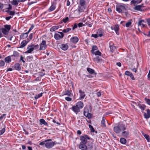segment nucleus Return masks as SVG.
Instances as JSON below:
<instances>
[{"mask_svg": "<svg viewBox=\"0 0 150 150\" xmlns=\"http://www.w3.org/2000/svg\"><path fill=\"white\" fill-rule=\"evenodd\" d=\"M125 74L126 75L129 76L132 80H135V78L132 73L128 71H126L125 72Z\"/></svg>", "mask_w": 150, "mask_h": 150, "instance_id": "2eb2a0df", "label": "nucleus"}, {"mask_svg": "<svg viewBox=\"0 0 150 150\" xmlns=\"http://www.w3.org/2000/svg\"><path fill=\"white\" fill-rule=\"evenodd\" d=\"M131 24L132 22L130 20L126 23L125 25L126 27H128L131 26Z\"/></svg>", "mask_w": 150, "mask_h": 150, "instance_id": "49530a36", "label": "nucleus"}, {"mask_svg": "<svg viewBox=\"0 0 150 150\" xmlns=\"http://www.w3.org/2000/svg\"><path fill=\"white\" fill-rule=\"evenodd\" d=\"M6 12L8 13L10 15L13 16L15 14V12L13 11H7Z\"/></svg>", "mask_w": 150, "mask_h": 150, "instance_id": "a19ab883", "label": "nucleus"}, {"mask_svg": "<svg viewBox=\"0 0 150 150\" xmlns=\"http://www.w3.org/2000/svg\"><path fill=\"white\" fill-rule=\"evenodd\" d=\"M40 124L44 125H47V123L45 121V120L43 119H41L40 120Z\"/></svg>", "mask_w": 150, "mask_h": 150, "instance_id": "a878e982", "label": "nucleus"}, {"mask_svg": "<svg viewBox=\"0 0 150 150\" xmlns=\"http://www.w3.org/2000/svg\"><path fill=\"white\" fill-rule=\"evenodd\" d=\"M79 148L82 150H87V147L86 144L80 143L79 146Z\"/></svg>", "mask_w": 150, "mask_h": 150, "instance_id": "9d476101", "label": "nucleus"}, {"mask_svg": "<svg viewBox=\"0 0 150 150\" xmlns=\"http://www.w3.org/2000/svg\"><path fill=\"white\" fill-rule=\"evenodd\" d=\"M103 32L101 29H98L97 31L96 34L98 37H101L103 36Z\"/></svg>", "mask_w": 150, "mask_h": 150, "instance_id": "dca6fc26", "label": "nucleus"}, {"mask_svg": "<svg viewBox=\"0 0 150 150\" xmlns=\"http://www.w3.org/2000/svg\"><path fill=\"white\" fill-rule=\"evenodd\" d=\"M126 10L125 6L122 4H120L116 6V10L119 13H123Z\"/></svg>", "mask_w": 150, "mask_h": 150, "instance_id": "7ed1b4c3", "label": "nucleus"}, {"mask_svg": "<svg viewBox=\"0 0 150 150\" xmlns=\"http://www.w3.org/2000/svg\"><path fill=\"white\" fill-rule=\"evenodd\" d=\"M46 140H45L44 141H43L42 142H40V143L39 145H43L44 144H45H45H46Z\"/></svg>", "mask_w": 150, "mask_h": 150, "instance_id": "6e6d98bb", "label": "nucleus"}, {"mask_svg": "<svg viewBox=\"0 0 150 150\" xmlns=\"http://www.w3.org/2000/svg\"><path fill=\"white\" fill-rule=\"evenodd\" d=\"M143 7L142 5H137L135 7V9L137 10L140 11Z\"/></svg>", "mask_w": 150, "mask_h": 150, "instance_id": "2f4dec72", "label": "nucleus"}, {"mask_svg": "<svg viewBox=\"0 0 150 150\" xmlns=\"http://www.w3.org/2000/svg\"><path fill=\"white\" fill-rule=\"evenodd\" d=\"M79 41V38L77 37H74L71 38L70 39V41L73 43H77Z\"/></svg>", "mask_w": 150, "mask_h": 150, "instance_id": "f8f14e48", "label": "nucleus"}, {"mask_svg": "<svg viewBox=\"0 0 150 150\" xmlns=\"http://www.w3.org/2000/svg\"><path fill=\"white\" fill-rule=\"evenodd\" d=\"M129 134V132L126 131L123 132L122 133V134L123 136L125 137H127Z\"/></svg>", "mask_w": 150, "mask_h": 150, "instance_id": "ea45409f", "label": "nucleus"}, {"mask_svg": "<svg viewBox=\"0 0 150 150\" xmlns=\"http://www.w3.org/2000/svg\"><path fill=\"white\" fill-rule=\"evenodd\" d=\"M28 35H27L26 33H23L21 34L20 36V39H25L27 37Z\"/></svg>", "mask_w": 150, "mask_h": 150, "instance_id": "7c9ffc66", "label": "nucleus"}, {"mask_svg": "<svg viewBox=\"0 0 150 150\" xmlns=\"http://www.w3.org/2000/svg\"><path fill=\"white\" fill-rule=\"evenodd\" d=\"M2 31L4 34L5 35H8V34L9 31L7 30L4 28H2Z\"/></svg>", "mask_w": 150, "mask_h": 150, "instance_id": "c756f323", "label": "nucleus"}, {"mask_svg": "<svg viewBox=\"0 0 150 150\" xmlns=\"http://www.w3.org/2000/svg\"><path fill=\"white\" fill-rule=\"evenodd\" d=\"M109 47L112 52L115 49V47L113 45V43L112 42L109 43Z\"/></svg>", "mask_w": 150, "mask_h": 150, "instance_id": "4be33fe9", "label": "nucleus"}, {"mask_svg": "<svg viewBox=\"0 0 150 150\" xmlns=\"http://www.w3.org/2000/svg\"><path fill=\"white\" fill-rule=\"evenodd\" d=\"M80 139L81 141L80 143L81 144H86L87 142V139L91 140L92 142L93 140L92 139L90 138L87 135H85L84 136H81L80 137Z\"/></svg>", "mask_w": 150, "mask_h": 150, "instance_id": "f03ea898", "label": "nucleus"}, {"mask_svg": "<svg viewBox=\"0 0 150 150\" xmlns=\"http://www.w3.org/2000/svg\"><path fill=\"white\" fill-rule=\"evenodd\" d=\"M27 49L28 50L25 52V54L28 53H30L33 52L34 50V48L32 47L31 46H28L27 48Z\"/></svg>", "mask_w": 150, "mask_h": 150, "instance_id": "4468645a", "label": "nucleus"}, {"mask_svg": "<svg viewBox=\"0 0 150 150\" xmlns=\"http://www.w3.org/2000/svg\"><path fill=\"white\" fill-rule=\"evenodd\" d=\"M69 20V18L68 17H66L65 18H64L62 20L63 21L64 23H66Z\"/></svg>", "mask_w": 150, "mask_h": 150, "instance_id": "864d4df0", "label": "nucleus"}, {"mask_svg": "<svg viewBox=\"0 0 150 150\" xmlns=\"http://www.w3.org/2000/svg\"><path fill=\"white\" fill-rule=\"evenodd\" d=\"M91 37H93L95 38H97L98 37H99L98 35H97V34H93L91 35Z\"/></svg>", "mask_w": 150, "mask_h": 150, "instance_id": "052dcab7", "label": "nucleus"}, {"mask_svg": "<svg viewBox=\"0 0 150 150\" xmlns=\"http://www.w3.org/2000/svg\"><path fill=\"white\" fill-rule=\"evenodd\" d=\"M147 22L149 25H150V18L147 19Z\"/></svg>", "mask_w": 150, "mask_h": 150, "instance_id": "774afa93", "label": "nucleus"}, {"mask_svg": "<svg viewBox=\"0 0 150 150\" xmlns=\"http://www.w3.org/2000/svg\"><path fill=\"white\" fill-rule=\"evenodd\" d=\"M55 8V6L54 5H52L50 8L49 12H51L54 11Z\"/></svg>", "mask_w": 150, "mask_h": 150, "instance_id": "4c0bfd02", "label": "nucleus"}, {"mask_svg": "<svg viewBox=\"0 0 150 150\" xmlns=\"http://www.w3.org/2000/svg\"><path fill=\"white\" fill-rule=\"evenodd\" d=\"M12 18V17L11 16H8L6 17L5 18V19L7 21H9L11 18Z\"/></svg>", "mask_w": 150, "mask_h": 150, "instance_id": "69168bd1", "label": "nucleus"}, {"mask_svg": "<svg viewBox=\"0 0 150 150\" xmlns=\"http://www.w3.org/2000/svg\"><path fill=\"white\" fill-rule=\"evenodd\" d=\"M71 28H67L66 29H64L62 30V31L63 33H67L71 30Z\"/></svg>", "mask_w": 150, "mask_h": 150, "instance_id": "37998d69", "label": "nucleus"}, {"mask_svg": "<svg viewBox=\"0 0 150 150\" xmlns=\"http://www.w3.org/2000/svg\"><path fill=\"white\" fill-rule=\"evenodd\" d=\"M79 92L80 94V97L81 98H84L86 96L84 94V92L80 90L79 91Z\"/></svg>", "mask_w": 150, "mask_h": 150, "instance_id": "412c9836", "label": "nucleus"}, {"mask_svg": "<svg viewBox=\"0 0 150 150\" xmlns=\"http://www.w3.org/2000/svg\"><path fill=\"white\" fill-rule=\"evenodd\" d=\"M145 100L146 101V103L149 105H150V99H147L146 98H145Z\"/></svg>", "mask_w": 150, "mask_h": 150, "instance_id": "5fc2aeb1", "label": "nucleus"}, {"mask_svg": "<svg viewBox=\"0 0 150 150\" xmlns=\"http://www.w3.org/2000/svg\"><path fill=\"white\" fill-rule=\"evenodd\" d=\"M98 49V47L96 45L93 46L92 47V49L91 52L92 54H94L95 50H96Z\"/></svg>", "mask_w": 150, "mask_h": 150, "instance_id": "f704fd0d", "label": "nucleus"}, {"mask_svg": "<svg viewBox=\"0 0 150 150\" xmlns=\"http://www.w3.org/2000/svg\"><path fill=\"white\" fill-rule=\"evenodd\" d=\"M28 59H29V61L32 60L33 59V57L32 56H30L28 57Z\"/></svg>", "mask_w": 150, "mask_h": 150, "instance_id": "e2e57ef3", "label": "nucleus"}, {"mask_svg": "<svg viewBox=\"0 0 150 150\" xmlns=\"http://www.w3.org/2000/svg\"><path fill=\"white\" fill-rule=\"evenodd\" d=\"M125 125L122 124H119L117 125L114 127V131L116 133H119L125 130Z\"/></svg>", "mask_w": 150, "mask_h": 150, "instance_id": "f257e3e1", "label": "nucleus"}, {"mask_svg": "<svg viewBox=\"0 0 150 150\" xmlns=\"http://www.w3.org/2000/svg\"><path fill=\"white\" fill-rule=\"evenodd\" d=\"M65 99L68 101H71L72 100L71 98L69 97H65Z\"/></svg>", "mask_w": 150, "mask_h": 150, "instance_id": "bf43d9fd", "label": "nucleus"}, {"mask_svg": "<svg viewBox=\"0 0 150 150\" xmlns=\"http://www.w3.org/2000/svg\"><path fill=\"white\" fill-rule=\"evenodd\" d=\"M101 53L99 51V50H98L96 52H94V54L95 55H101Z\"/></svg>", "mask_w": 150, "mask_h": 150, "instance_id": "de8ad7c7", "label": "nucleus"}, {"mask_svg": "<svg viewBox=\"0 0 150 150\" xmlns=\"http://www.w3.org/2000/svg\"><path fill=\"white\" fill-rule=\"evenodd\" d=\"M91 21H92V20L89 17H88L86 20V21L87 22H91Z\"/></svg>", "mask_w": 150, "mask_h": 150, "instance_id": "13d9d810", "label": "nucleus"}, {"mask_svg": "<svg viewBox=\"0 0 150 150\" xmlns=\"http://www.w3.org/2000/svg\"><path fill=\"white\" fill-rule=\"evenodd\" d=\"M80 109L82 108L83 107V104L81 101H79L77 102L76 105Z\"/></svg>", "mask_w": 150, "mask_h": 150, "instance_id": "a211bd4d", "label": "nucleus"}, {"mask_svg": "<svg viewBox=\"0 0 150 150\" xmlns=\"http://www.w3.org/2000/svg\"><path fill=\"white\" fill-rule=\"evenodd\" d=\"M29 42L27 40H23L21 43L19 48H22L25 46Z\"/></svg>", "mask_w": 150, "mask_h": 150, "instance_id": "ddd939ff", "label": "nucleus"}, {"mask_svg": "<svg viewBox=\"0 0 150 150\" xmlns=\"http://www.w3.org/2000/svg\"><path fill=\"white\" fill-rule=\"evenodd\" d=\"M34 33H31L30 34L28 38L27 39V40L29 42L33 38V35H34Z\"/></svg>", "mask_w": 150, "mask_h": 150, "instance_id": "72a5a7b5", "label": "nucleus"}, {"mask_svg": "<svg viewBox=\"0 0 150 150\" xmlns=\"http://www.w3.org/2000/svg\"><path fill=\"white\" fill-rule=\"evenodd\" d=\"M77 25L79 27H81L84 25L82 23H80Z\"/></svg>", "mask_w": 150, "mask_h": 150, "instance_id": "680f3d73", "label": "nucleus"}, {"mask_svg": "<svg viewBox=\"0 0 150 150\" xmlns=\"http://www.w3.org/2000/svg\"><path fill=\"white\" fill-rule=\"evenodd\" d=\"M144 136L148 142H150V139L149 135L146 134L144 135Z\"/></svg>", "mask_w": 150, "mask_h": 150, "instance_id": "a18cd8bd", "label": "nucleus"}, {"mask_svg": "<svg viewBox=\"0 0 150 150\" xmlns=\"http://www.w3.org/2000/svg\"><path fill=\"white\" fill-rule=\"evenodd\" d=\"M40 47L39 50H45L47 47V45L46 41L43 40L42 42L40 44Z\"/></svg>", "mask_w": 150, "mask_h": 150, "instance_id": "423d86ee", "label": "nucleus"}, {"mask_svg": "<svg viewBox=\"0 0 150 150\" xmlns=\"http://www.w3.org/2000/svg\"><path fill=\"white\" fill-rule=\"evenodd\" d=\"M46 142L45 146L48 149L52 148L55 144V142L52 141L50 139L46 140Z\"/></svg>", "mask_w": 150, "mask_h": 150, "instance_id": "20e7f679", "label": "nucleus"}, {"mask_svg": "<svg viewBox=\"0 0 150 150\" xmlns=\"http://www.w3.org/2000/svg\"><path fill=\"white\" fill-rule=\"evenodd\" d=\"M120 141L121 143L123 144H125L127 142L126 139L123 138H121L120 140Z\"/></svg>", "mask_w": 150, "mask_h": 150, "instance_id": "c9c22d12", "label": "nucleus"}, {"mask_svg": "<svg viewBox=\"0 0 150 150\" xmlns=\"http://www.w3.org/2000/svg\"><path fill=\"white\" fill-rule=\"evenodd\" d=\"M89 127L92 132H94L95 131V130L93 128V127L91 125H89Z\"/></svg>", "mask_w": 150, "mask_h": 150, "instance_id": "3c124183", "label": "nucleus"}, {"mask_svg": "<svg viewBox=\"0 0 150 150\" xmlns=\"http://www.w3.org/2000/svg\"><path fill=\"white\" fill-rule=\"evenodd\" d=\"M101 60V58L99 57H96V58H94V60L97 62H100Z\"/></svg>", "mask_w": 150, "mask_h": 150, "instance_id": "c03bdc74", "label": "nucleus"}, {"mask_svg": "<svg viewBox=\"0 0 150 150\" xmlns=\"http://www.w3.org/2000/svg\"><path fill=\"white\" fill-rule=\"evenodd\" d=\"M11 3L13 5L16 6L18 4L16 0H13Z\"/></svg>", "mask_w": 150, "mask_h": 150, "instance_id": "09e8293b", "label": "nucleus"}, {"mask_svg": "<svg viewBox=\"0 0 150 150\" xmlns=\"http://www.w3.org/2000/svg\"><path fill=\"white\" fill-rule=\"evenodd\" d=\"M71 93L70 92L69 90H67L64 93V95H67L69 96H71Z\"/></svg>", "mask_w": 150, "mask_h": 150, "instance_id": "e433bc0d", "label": "nucleus"}, {"mask_svg": "<svg viewBox=\"0 0 150 150\" xmlns=\"http://www.w3.org/2000/svg\"><path fill=\"white\" fill-rule=\"evenodd\" d=\"M106 122L105 120L104 119V117L103 118L102 120L101 121V126L103 127H106L105 124V122Z\"/></svg>", "mask_w": 150, "mask_h": 150, "instance_id": "cd10ccee", "label": "nucleus"}, {"mask_svg": "<svg viewBox=\"0 0 150 150\" xmlns=\"http://www.w3.org/2000/svg\"><path fill=\"white\" fill-rule=\"evenodd\" d=\"M34 25H31V27L30 28H29V30L30 31L33 28H34Z\"/></svg>", "mask_w": 150, "mask_h": 150, "instance_id": "338daca9", "label": "nucleus"}, {"mask_svg": "<svg viewBox=\"0 0 150 150\" xmlns=\"http://www.w3.org/2000/svg\"><path fill=\"white\" fill-rule=\"evenodd\" d=\"M5 63L3 60H0V68L4 65Z\"/></svg>", "mask_w": 150, "mask_h": 150, "instance_id": "603ef678", "label": "nucleus"}, {"mask_svg": "<svg viewBox=\"0 0 150 150\" xmlns=\"http://www.w3.org/2000/svg\"><path fill=\"white\" fill-rule=\"evenodd\" d=\"M78 26V25L76 23L75 24L74 26L72 28V29L74 30Z\"/></svg>", "mask_w": 150, "mask_h": 150, "instance_id": "0e129e2a", "label": "nucleus"}, {"mask_svg": "<svg viewBox=\"0 0 150 150\" xmlns=\"http://www.w3.org/2000/svg\"><path fill=\"white\" fill-rule=\"evenodd\" d=\"M58 33L59 34L55 33L54 36V38L56 40H60L64 36V34L62 32H58Z\"/></svg>", "mask_w": 150, "mask_h": 150, "instance_id": "39448f33", "label": "nucleus"}, {"mask_svg": "<svg viewBox=\"0 0 150 150\" xmlns=\"http://www.w3.org/2000/svg\"><path fill=\"white\" fill-rule=\"evenodd\" d=\"M11 56H8L5 58V62L8 63L10 62L11 61Z\"/></svg>", "mask_w": 150, "mask_h": 150, "instance_id": "5701e85b", "label": "nucleus"}, {"mask_svg": "<svg viewBox=\"0 0 150 150\" xmlns=\"http://www.w3.org/2000/svg\"><path fill=\"white\" fill-rule=\"evenodd\" d=\"M86 6H78V10L80 12H82L84 11Z\"/></svg>", "mask_w": 150, "mask_h": 150, "instance_id": "aec40b11", "label": "nucleus"}, {"mask_svg": "<svg viewBox=\"0 0 150 150\" xmlns=\"http://www.w3.org/2000/svg\"><path fill=\"white\" fill-rule=\"evenodd\" d=\"M14 68L15 69L19 71L21 69V67L19 63L15 64L14 66Z\"/></svg>", "mask_w": 150, "mask_h": 150, "instance_id": "6ab92c4d", "label": "nucleus"}, {"mask_svg": "<svg viewBox=\"0 0 150 150\" xmlns=\"http://www.w3.org/2000/svg\"><path fill=\"white\" fill-rule=\"evenodd\" d=\"M71 109L76 114H77L80 111V109L76 105L73 106L72 107Z\"/></svg>", "mask_w": 150, "mask_h": 150, "instance_id": "9b49d317", "label": "nucleus"}, {"mask_svg": "<svg viewBox=\"0 0 150 150\" xmlns=\"http://www.w3.org/2000/svg\"><path fill=\"white\" fill-rule=\"evenodd\" d=\"M24 58L23 57L22 55L20 56V61H22L24 63L25 62V61L24 60Z\"/></svg>", "mask_w": 150, "mask_h": 150, "instance_id": "4d7b16f0", "label": "nucleus"}, {"mask_svg": "<svg viewBox=\"0 0 150 150\" xmlns=\"http://www.w3.org/2000/svg\"><path fill=\"white\" fill-rule=\"evenodd\" d=\"M5 28L7 30L9 31L11 29V25H4V28Z\"/></svg>", "mask_w": 150, "mask_h": 150, "instance_id": "473e14b6", "label": "nucleus"}, {"mask_svg": "<svg viewBox=\"0 0 150 150\" xmlns=\"http://www.w3.org/2000/svg\"><path fill=\"white\" fill-rule=\"evenodd\" d=\"M87 70L89 73L91 74H94L95 73V71L90 68H88L87 69Z\"/></svg>", "mask_w": 150, "mask_h": 150, "instance_id": "c85d7f7f", "label": "nucleus"}, {"mask_svg": "<svg viewBox=\"0 0 150 150\" xmlns=\"http://www.w3.org/2000/svg\"><path fill=\"white\" fill-rule=\"evenodd\" d=\"M111 29L112 30H114L117 35L119 34V33L118 32L119 30V26L118 25H116L114 26L111 27Z\"/></svg>", "mask_w": 150, "mask_h": 150, "instance_id": "1a4fd4ad", "label": "nucleus"}, {"mask_svg": "<svg viewBox=\"0 0 150 150\" xmlns=\"http://www.w3.org/2000/svg\"><path fill=\"white\" fill-rule=\"evenodd\" d=\"M42 94H43V93H41L39 94L38 95H36L35 96V97H34L36 99H37L39 98L40 97H41L42 96Z\"/></svg>", "mask_w": 150, "mask_h": 150, "instance_id": "79ce46f5", "label": "nucleus"}, {"mask_svg": "<svg viewBox=\"0 0 150 150\" xmlns=\"http://www.w3.org/2000/svg\"><path fill=\"white\" fill-rule=\"evenodd\" d=\"M79 6H86L85 0H80Z\"/></svg>", "mask_w": 150, "mask_h": 150, "instance_id": "393cba45", "label": "nucleus"}, {"mask_svg": "<svg viewBox=\"0 0 150 150\" xmlns=\"http://www.w3.org/2000/svg\"><path fill=\"white\" fill-rule=\"evenodd\" d=\"M144 22V20H141L139 21L138 23V26H140L142 27H144L145 25L143 23Z\"/></svg>", "mask_w": 150, "mask_h": 150, "instance_id": "bb28decb", "label": "nucleus"}, {"mask_svg": "<svg viewBox=\"0 0 150 150\" xmlns=\"http://www.w3.org/2000/svg\"><path fill=\"white\" fill-rule=\"evenodd\" d=\"M84 115L88 119L91 118L92 117V114L89 113L88 110L87 108H85L84 112Z\"/></svg>", "mask_w": 150, "mask_h": 150, "instance_id": "0eeeda50", "label": "nucleus"}, {"mask_svg": "<svg viewBox=\"0 0 150 150\" xmlns=\"http://www.w3.org/2000/svg\"><path fill=\"white\" fill-rule=\"evenodd\" d=\"M59 28V27L57 25H55L53 26L50 29V31L51 32H53L56 30L58 29Z\"/></svg>", "mask_w": 150, "mask_h": 150, "instance_id": "b1692460", "label": "nucleus"}, {"mask_svg": "<svg viewBox=\"0 0 150 150\" xmlns=\"http://www.w3.org/2000/svg\"><path fill=\"white\" fill-rule=\"evenodd\" d=\"M11 57L14 60L15 58L17 59L19 57V53L17 51H14L13 54L11 55Z\"/></svg>", "mask_w": 150, "mask_h": 150, "instance_id": "6e6552de", "label": "nucleus"}, {"mask_svg": "<svg viewBox=\"0 0 150 150\" xmlns=\"http://www.w3.org/2000/svg\"><path fill=\"white\" fill-rule=\"evenodd\" d=\"M60 47L62 50H66L68 49V46L67 44H63L61 45Z\"/></svg>", "mask_w": 150, "mask_h": 150, "instance_id": "f3484780", "label": "nucleus"}, {"mask_svg": "<svg viewBox=\"0 0 150 150\" xmlns=\"http://www.w3.org/2000/svg\"><path fill=\"white\" fill-rule=\"evenodd\" d=\"M139 108L142 111L144 110L145 109V106L144 105H141L140 104H139L138 105Z\"/></svg>", "mask_w": 150, "mask_h": 150, "instance_id": "58836bf2", "label": "nucleus"}, {"mask_svg": "<svg viewBox=\"0 0 150 150\" xmlns=\"http://www.w3.org/2000/svg\"><path fill=\"white\" fill-rule=\"evenodd\" d=\"M6 130L4 128H3L1 130H0V135H2L5 132Z\"/></svg>", "mask_w": 150, "mask_h": 150, "instance_id": "8fccbe9b", "label": "nucleus"}]
</instances>
